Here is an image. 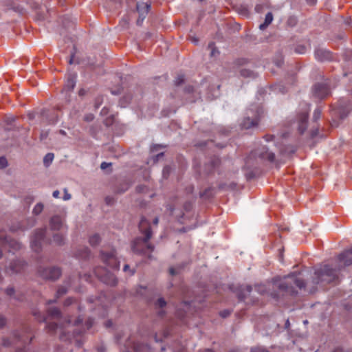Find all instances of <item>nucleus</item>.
Here are the masks:
<instances>
[{"mask_svg":"<svg viewBox=\"0 0 352 352\" xmlns=\"http://www.w3.org/2000/svg\"><path fill=\"white\" fill-rule=\"evenodd\" d=\"M340 270V267L332 268L328 265H324L315 271L312 282L314 285L320 283H330L338 278V272Z\"/></svg>","mask_w":352,"mask_h":352,"instance_id":"obj_3","label":"nucleus"},{"mask_svg":"<svg viewBox=\"0 0 352 352\" xmlns=\"http://www.w3.org/2000/svg\"><path fill=\"white\" fill-rule=\"evenodd\" d=\"M100 241V236L98 234H94V235L91 236L89 239V244L93 247L98 245Z\"/></svg>","mask_w":352,"mask_h":352,"instance_id":"obj_24","label":"nucleus"},{"mask_svg":"<svg viewBox=\"0 0 352 352\" xmlns=\"http://www.w3.org/2000/svg\"><path fill=\"white\" fill-rule=\"evenodd\" d=\"M131 100V96H124L120 100L121 107H124L127 104H129Z\"/></svg>","mask_w":352,"mask_h":352,"instance_id":"obj_34","label":"nucleus"},{"mask_svg":"<svg viewBox=\"0 0 352 352\" xmlns=\"http://www.w3.org/2000/svg\"><path fill=\"white\" fill-rule=\"evenodd\" d=\"M287 23L289 25L294 26L296 23V19L295 17H290L287 20Z\"/></svg>","mask_w":352,"mask_h":352,"instance_id":"obj_48","label":"nucleus"},{"mask_svg":"<svg viewBox=\"0 0 352 352\" xmlns=\"http://www.w3.org/2000/svg\"><path fill=\"white\" fill-rule=\"evenodd\" d=\"M47 314L49 316L52 318L58 319L61 317V312L60 309L57 307L50 308L47 310Z\"/></svg>","mask_w":352,"mask_h":352,"instance_id":"obj_23","label":"nucleus"},{"mask_svg":"<svg viewBox=\"0 0 352 352\" xmlns=\"http://www.w3.org/2000/svg\"><path fill=\"white\" fill-rule=\"evenodd\" d=\"M252 288L250 285H247L245 287H240L237 289V297L239 300H245L252 292Z\"/></svg>","mask_w":352,"mask_h":352,"instance_id":"obj_20","label":"nucleus"},{"mask_svg":"<svg viewBox=\"0 0 352 352\" xmlns=\"http://www.w3.org/2000/svg\"><path fill=\"white\" fill-rule=\"evenodd\" d=\"M43 208V204L41 203H38L34 207L32 213L35 215H38L42 212Z\"/></svg>","mask_w":352,"mask_h":352,"instance_id":"obj_29","label":"nucleus"},{"mask_svg":"<svg viewBox=\"0 0 352 352\" xmlns=\"http://www.w3.org/2000/svg\"><path fill=\"white\" fill-rule=\"evenodd\" d=\"M45 232V228H40L34 231L31 240V246L34 251L38 252L40 250Z\"/></svg>","mask_w":352,"mask_h":352,"instance_id":"obj_10","label":"nucleus"},{"mask_svg":"<svg viewBox=\"0 0 352 352\" xmlns=\"http://www.w3.org/2000/svg\"><path fill=\"white\" fill-rule=\"evenodd\" d=\"M306 52V47L302 45H299L296 47L295 48V52L298 54H304Z\"/></svg>","mask_w":352,"mask_h":352,"instance_id":"obj_39","label":"nucleus"},{"mask_svg":"<svg viewBox=\"0 0 352 352\" xmlns=\"http://www.w3.org/2000/svg\"><path fill=\"white\" fill-rule=\"evenodd\" d=\"M120 24L122 28H126L129 25V20L126 18H123L120 21Z\"/></svg>","mask_w":352,"mask_h":352,"instance_id":"obj_44","label":"nucleus"},{"mask_svg":"<svg viewBox=\"0 0 352 352\" xmlns=\"http://www.w3.org/2000/svg\"><path fill=\"white\" fill-rule=\"evenodd\" d=\"M155 309H161L164 308L166 306V302L164 300V298H159L155 302Z\"/></svg>","mask_w":352,"mask_h":352,"instance_id":"obj_27","label":"nucleus"},{"mask_svg":"<svg viewBox=\"0 0 352 352\" xmlns=\"http://www.w3.org/2000/svg\"><path fill=\"white\" fill-rule=\"evenodd\" d=\"M67 292V288L65 286H60L56 292V298H59Z\"/></svg>","mask_w":352,"mask_h":352,"instance_id":"obj_32","label":"nucleus"},{"mask_svg":"<svg viewBox=\"0 0 352 352\" xmlns=\"http://www.w3.org/2000/svg\"><path fill=\"white\" fill-rule=\"evenodd\" d=\"M90 254V250L87 248H83L81 252H78V256L82 258H87Z\"/></svg>","mask_w":352,"mask_h":352,"instance_id":"obj_31","label":"nucleus"},{"mask_svg":"<svg viewBox=\"0 0 352 352\" xmlns=\"http://www.w3.org/2000/svg\"><path fill=\"white\" fill-rule=\"evenodd\" d=\"M321 113H322L321 109L320 108H316L314 110V114H313L314 121L316 122L317 120H318L320 118Z\"/></svg>","mask_w":352,"mask_h":352,"instance_id":"obj_36","label":"nucleus"},{"mask_svg":"<svg viewBox=\"0 0 352 352\" xmlns=\"http://www.w3.org/2000/svg\"><path fill=\"white\" fill-rule=\"evenodd\" d=\"M251 352H270L267 349L263 346H255L251 349Z\"/></svg>","mask_w":352,"mask_h":352,"instance_id":"obj_40","label":"nucleus"},{"mask_svg":"<svg viewBox=\"0 0 352 352\" xmlns=\"http://www.w3.org/2000/svg\"><path fill=\"white\" fill-rule=\"evenodd\" d=\"M239 13L243 16H248L249 11L246 8L242 7L239 11Z\"/></svg>","mask_w":352,"mask_h":352,"instance_id":"obj_49","label":"nucleus"},{"mask_svg":"<svg viewBox=\"0 0 352 352\" xmlns=\"http://www.w3.org/2000/svg\"><path fill=\"white\" fill-rule=\"evenodd\" d=\"M208 48L211 50L210 56H214L216 55V54H219L218 50L216 48L214 43L211 42L208 44Z\"/></svg>","mask_w":352,"mask_h":352,"instance_id":"obj_35","label":"nucleus"},{"mask_svg":"<svg viewBox=\"0 0 352 352\" xmlns=\"http://www.w3.org/2000/svg\"><path fill=\"white\" fill-rule=\"evenodd\" d=\"M219 314L222 318H226L230 314V311L229 310H223Z\"/></svg>","mask_w":352,"mask_h":352,"instance_id":"obj_54","label":"nucleus"},{"mask_svg":"<svg viewBox=\"0 0 352 352\" xmlns=\"http://www.w3.org/2000/svg\"><path fill=\"white\" fill-rule=\"evenodd\" d=\"M240 75L245 78L254 77V74L251 70L247 69H242L240 71Z\"/></svg>","mask_w":352,"mask_h":352,"instance_id":"obj_30","label":"nucleus"},{"mask_svg":"<svg viewBox=\"0 0 352 352\" xmlns=\"http://www.w3.org/2000/svg\"><path fill=\"white\" fill-rule=\"evenodd\" d=\"M151 8V3L144 2H138L136 5V9L139 13V17L137 20V25H141L143 21L146 18L148 11Z\"/></svg>","mask_w":352,"mask_h":352,"instance_id":"obj_13","label":"nucleus"},{"mask_svg":"<svg viewBox=\"0 0 352 352\" xmlns=\"http://www.w3.org/2000/svg\"><path fill=\"white\" fill-rule=\"evenodd\" d=\"M192 202H190V201H186V202L184 204V210H185L186 211H189V210H191V208H192Z\"/></svg>","mask_w":352,"mask_h":352,"instance_id":"obj_47","label":"nucleus"},{"mask_svg":"<svg viewBox=\"0 0 352 352\" xmlns=\"http://www.w3.org/2000/svg\"><path fill=\"white\" fill-rule=\"evenodd\" d=\"M101 258L103 262L110 268L118 270L120 263L116 257V252L112 250L109 252H101Z\"/></svg>","mask_w":352,"mask_h":352,"instance_id":"obj_9","label":"nucleus"},{"mask_svg":"<svg viewBox=\"0 0 352 352\" xmlns=\"http://www.w3.org/2000/svg\"><path fill=\"white\" fill-rule=\"evenodd\" d=\"M25 263L21 260H14L10 263L6 272L10 275L21 272L25 267Z\"/></svg>","mask_w":352,"mask_h":352,"instance_id":"obj_15","label":"nucleus"},{"mask_svg":"<svg viewBox=\"0 0 352 352\" xmlns=\"http://www.w3.org/2000/svg\"><path fill=\"white\" fill-rule=\"evenodd\" d=\"M74 302V299L72 298H67L64 302V305L67 307L72 305Z\"/></svg>","mask_w":352,"mask_h":352,"instance_id":"obj_50","label":"nucleus"},{"mask_svg":"<svg viewBox=\"0 0 352 352\" xmlns=\"http://www.w3.org/2000/svg\"><path fill=\"white\" fill-rule=\"evenodd\" d=\"M6 324V319L4 316L0 315V329L3 327Z\"/></svg>","mask_w":352,"mask_h":352,"instance_id":"obj_52","label":"nucleus"},{"mask_svg":"<svg viewBox=\"0 0 352 352\" xmlns=\"http://www.w3.org/2000/svg\"><path fill=\"white\" fill-rule=\"evenodd\" d=\"M58 325L55 322H50L47 324L46 328L50 333H54L56 330Z\"/></svg>","mask_w":352,"mask_h":352,"instance_id":"obj_33","label":"nucleus"},{"mask_svg":"<svg viewBox=\"0 0 352 352\" xmlns=\"http://www.w3.org/2000/svg\"><path fill=\"white\" fill-rule=\"evenodd\" d=\"M255 155H257L261 160H267L270 162H274L275 155L272 152H270L268 148L263 146L255 151Z\"/></svg>","mask_w":352,"mask_h":352,"instance_id":"obj_16","label":"nucleus"},{"mask_svg":"<svg viewBox=\"0 0 352 352\" xmlns=\"http://www.w3.org/2000/svg\"><path fill=\"white\" fill-rule=\"evenodd\" d=\"M315 58L320 62L330 61L333 59L332 54L330 51L322 47H318L315 50Z\"/></svg>","mask_w":352,"mask_h":352,"instance_id":"obj_14","label":"nucleus"},{"mask_svg":"<svg viewBox=\"0 0 352 352\" xmlns=\"http://www.w3.org/2000/svg\"><path fill=\"white\" fill-rule=\"evenodd\" d=\"M32 313L38 322H43L46 321V317L43 315L38 310L34 309Z\"/></svg>","mask_w":352,"mask_h":352,"instance_id":"obj_25","label":"nucleus"},{"mask_svg":"<svg viewBox=\"0 0 352 352\" xmlns=\"http://www.w3.org/2000/svg\"><path fill=\"white\" fill-rule=\"evenodd\" d=\"M171 168L170 166H166L163 168V176L164 178H167L170 173Z\"/></svg>","mask_w":352,"mask_h":352,"instance_id":"obj_43","label":"nucleus"},{"mask_svg":"<svg viewBox=\"0 0 352 352\" xmlns=\"http://www.w3.org/2000/svg\"><path fill=\"white\" fill-rule=\"evenodd\" d=\"M32 338H33L32 337L25 338V336L23 335H21L19 332L14 331L10 338L3 337L2 338V345L3 346L8 347V346H10L13 344L16 343L18 342H21L22 343H26L28 340V343H30Z\"/></svg>","mask_w":352,"mask_h":352,"instance_id":"obj_7","label":"nucleus"},{"mask_svg":"<svg viewBox=\"0 0 352 352\" xmlns=\"http://www.w3.org/2000/svg\"><path fill=\"white\" fill-rule=\"evenodd\" d=\"M255 289L260 294H263L265 292V288L264 285H256Z\"/></svg>","mask_w":352,"mask_h":352,"instance_id":"obj_46","label":"nucleus"},{"mask_svg":"<svg viewBox=\"0 0 352 352\" xmlns=\"http://www.w3.org/2000/svg\"><path fill=\"white\" fill-rule=\"evenodd\" d=\"M273 21V14L272 12H267L265 17V21L259 25L261 30H264Z\"/></svg>","mask_w":352,"mask_h":352,"instance_id":"obj_22","label":"nucleus"},{"mask_svg":"<svg viewBox=\"0 0 352 352\" xmlns=\"http://www.w3.org/2000/svg\"><path fill=\"white\" fill-rule=\"evenodd\" d=\"M8 165L7 159L5 157H0V168H5Z\"/></svg>","mask_w":352,"mask_h":352,"instance_id":"obj_41","label":"nucleus"},{"mask_svg":"<svg viewBox=\"0 0 352 352\" xmlns=\"http://www.w3.org/2000/svg\"><path fill=\"white\" fill-rule=\"evenodd\" d=\"M76 85L75 76L70 75L67 78V82L64 87V90L66 91H71L73 90Z\"/></svg>","mask_w":352,"mask_h":352,"instance_id":"obj_21","label":"nucleus"},{"mask_svg":"<svg viewBox=\"0 0 352 352\" xmlns=\"http://www.w3.org/2000/svg\"><path fill=\"white\" fill-rule=\"evenodd\" d=\"M169 272H170V274L172 276H174V275L177 274V272H176V270H175V268H173V267H170V268L169 269Z\"/></svg>","mask_w":352,"mask_h":352,"instance_id":"obj_62","label":"nucleus"},{"mask_svg":"<svg viewBox=\"0 0 352 352\" xmlns=\"http://www.w3.org/2000/svg\"><path fill=\"white\" fill-rule=\"evenodd\" d=\"M95 274L106 285L115 286L118 283L115 275L104 269L98 268Z\"/></svg>","mask_w":352,"mask_h":352,"instance_id":"obj_8","label":"nucleus"},{"mask_svg":"<svg viewBox=\"0 0 352 352\" xmlns=\"http://www.w3.org/2000/svg\"><path fill=\"white\" fill-rule=\"evenodd\" d=\"M82 322V318L79 317V318H78L77 320H76V321L74 322V325H78V324H80Z\"/></svg>","mask_w":352,"mask_h":352,"instance_id":"obj_63","label":"nucleus"},{"mask_svg":"<svg viewBox=\"0 0 352 352\" xmlns=\"http://www.w3.org/2000/svg\"><path fill=\"white\" fill-rule=\"evenodd\" d=\"M184 82V76L182 75V74H180V75H178L175 80H174V84L176 85V86H179L182 84H183Z\"/></svg>","mask_w":352,"mask_h":352,"instance_id":"obj_37","label":"nucleus"},{"mask_svg":"<svg viewBox=\"0 0 352 352\" xmlns=\"http://www.w3.org/2000/svg\"><path fill=\"white\" fill-rule=\"evenodd\" d=\"M111 163H107L105 162H102L101 164H100V168L102 170H104L106 169L108 166H111Z\"/></svg>","mask_w":352,"mask_h":352,"instance_id":"obj_58","label":"nucleus"},{"mask_svg":"<svg viewBox=\"0 0 352 352\" xmlns=\"http://www.w3.org/2000/svg\"><path fill=\"white\" fill-rule=\"evenodd\" d=\"M338 260L340 263H343L342 265H339L341 270L343 267L349 266L352 264V248L346 250L338 256Z\"/></svg>","mask_w":352,"mask_h":352,"instance_id":"obj_17","label":"nucleus"},{"mask_svg":"<svg viewBox=\"0 0 352 352\" xmlns=\"http://www.w3.org/2000/svg\"><path fill=\"white\" fill-rule=\"evenodd\" d=\"M219 162H220V160L218 158L214 159L212 162V166L214 167V166H217L219 164Z\"/></svg>","mask_w":352,"mask_h":352,"instance_id":"obj_60","label":"nucleus"},{"mask_svg":"<svg viewBox=\"0 0 352 352\" xmlns=\"http://www.w3.org/2000/svg\"><path fill=\"white\" fill-rule=\"evenodd\" d=\"M305 280L295 273L280 278L273 279V288L278 289L283 296H295L298 294L296 288L300 289L305 287Z\"/></svg>","mask_w":352,"mask_h":352,"instance_id":"obj_2","label":"nucleus"},{"mask_svg":"<svg viewBox=\"0 0 352 352\" xmlns=\"http://www.w3.org/2000/svg\"><path fill=\"white\" fill-rule=\"evenodd\" d=\"M138 228L144 236L136 237L131 243V249L134 253L146 256L148 258L152 259L151 253L155 250V245L149 241L153 236L149 221L146 217H142Z\"/></svg>","mask_w":352,"mask_h":352,"instance_id":"obj_1","label":"nucleus"},{"mask_svg":"<svg viewBox=\"0 0 352 352\" xmlns=\"http://www.w3.org/2000/svg\"><path fill=\"white\" fill-rule=\"evenodd\" d=\"M109 112V108L104 107L102 109L100 114L102 116H107Z\"/></svg>","mask_w":352,"mask_h":352,"instance_id":"obj_56","label":"nucleus"},{"mask_svg":"<svg viewBox=\"0 0 352 352\" xmlns=\"http://www.w3.org/2000/svg\"><path fill=\"white\" fill-rule=\"evenodd\" d=\"M40 275L42 278L55 280L61 275L60 269L56 267H46L39 270Z\"/></svg>","mask_w":352,"mask_h":352,"instance_id":"obj_11","label":"nucleus"},{"mask_svg":"<svg viewBox=\"0 0 352 352\" xmlns=\"http://www.w3.org/2000/svg\"><path fill=\"white\" fill-rule=\"evenodd\" d=\"M102 99L100 97H98V98H96V103H95V107L96 108H98L100 107V104L102 102Z\"/></svg>","mask_w":352,"mask_h":352,"instance_id":"obj_57","label":"nucleus"},{"mask_svg":"<svg viewBox=\"0 0 352 352\" xmlns=\"http://www.w3.org/2000/svg\"><path fill=\"white\" fill-rule=\"evenodd\" d=\"M114 199L111 197H107L105 198V202L107 205H112L114 203Z\"/></svg>","mask_w":352,"mask_h":352,"instance_id":"obj_53","label":"nucleus"},{"mask_svg":"<svg viewBox=\"0 0 352 352\" xmlns=\"http://www.w3.org/2000/svg\"><path fill=\"white\" fill-rule=\"evenodd\" d=\"M113 122H114V116H113V115L107 117L104 120V124L107 126L112 125Z\"/></svg>","mask_w":352,"mask_h":352,"instance_id":"obj_38","label":"nucleus"},{"mask_svg":"<svg viewBox=\"0 0 352 352\" xmlns=\"http://www.w3.org/2000/svg\"><path fill=\"white\" fill-rule=\"evenodd\" d=\"M72 197L71 195L69 193H68L67 192V190L66 188L64 189V196H63V199L67 201V200H69Z\"/></svg>","mask_w":352,"mask_h":352,"instance_id":"obj_51","label":"nucleus"},{"mask_svg":"<svg viewBox=\"0 0 352 352\" xmlns=\"http://www.w3.org/2000/svg\"><path fill=\"white\" fill-rule=\"evenodd\" d=\"M313 95L318 99H325L331 95L328 82L316 83L312 88Z\"/></svg>","mask_w":352,"mask_h":352,"instance_id":"obj_6","label":"nucleus"},{"mask_svg":"<svg viewBox=\"0 0 352 352\" xmlns=\"http://www.w3.org/2000/svg\"><path fill=\"white\" fill-rule=\"evenodd\" d=\"M307 119L308 113L303 112L298 115V131L300 134H302L307 129Z\"/></svg>","mask_w":352,"mask_h":352,"instance_id":"obj_19","label":"nucleus"},{"mask_svg":"<svg viewBox=\"0 0 352 352\" xmlns=\"http://www.w3.org/2000/svg\"><path fill=\"white\" fill-rule=\"evenodd\" d=\"M59 195H60V192L58 190H54L52 194V195L54 198H58Z\"/></svg>","mask_w":352,"mask_h":352,"instance_id":"obj_61","label":"nucleus"},{"mask_svg":"<svg viewBox=\"0 0 352 352\" xmlns=\"http://www.w3.org/2000/svg\"><path fill=\"white\" fill-rule=\"evenodd\" d=\"M50 226L52 230H61L64 227L63 217L60 215H54L50 220Z\"/></svg>","mask_w":352,"mask_h":352,"instance_id":"obj_18","label":"nucleus"},{"mask_svg":"<svg viewBox=\"0 0 352 352\" xmlns=\"http://www.w3.org/2000/svg\"><path fill=\"white\" fill-rule=\"evenodd\" d=\"M0 243L3 246H8L9 251L18 250L21 248V244L15 239L8 237L4 232L0 231Z\"/></svg>","mask_w":352,"mask_h":352,"instance_id":"obj_12","label":"nucleus"},{"mask_svg":"<svg viewBox=\"0 0 352 352\" xmlns=\"http://www.w3.org/2000/svg\"><path fill=\"white\" fill-rule=\"evenodd\" d=\"M93 324H94V320L91 318H89L85 322L87 329H90L92 327Z\"/></svg>","mask_w":352,"mask_h":352,"instance_id":"obj_55","label":"nucleus"},{"mask_svg":"<svg viewBox=\"0 0 352 352\" xmlns=\"http://www.w3.org/2000/svg\"><path fill=\"white\" fill-rule=\"evenodd\" d=\"M93 119H94V116L92 114H89L85 117V120H86L87 122L91 121V120H93Z\"/></svg>","mask_w":352,"mask_h":352,"instance_id":"obj_59","label":"nucleus"},{"mask_svg":"<svg viewBox=\"0 0 352 352\" xmlns=\"http://www.w3.org/2000/svg\"><path fill=\"white\" fill-rule=\"evenodd\" d=\"M53 241L58 245H61L64 243L65 236L62 234H55L53 236Z\"/></svg>","mask_w":352,"mask_h":352,"instance_id":"obj_26","label":"nucleus"},{"mask_svg":"<svg viewBox=\"0 0 352 352\" xmlns=\"http://www.w3.org/2000/svg\"><path fill=\"white\" fill-rule=\"evenodd\" d=\"M54 154L52 153H47L43 159V163L46 166H48L54 160Z\"/></svg>","mask_w":352,"mask_h":352,"instance_id":"obj_28","label":"nucleus"},{"mask_svg":"<svg viewBox=\"0 0 352 352\" xmlns=\"http://www.w3.org/2000/svg\"><path fill=\"white\" fill-rule=\"evenodd\" d=\"M14 289L12 287H8L6 289V293L8 296H12L14 294Z\"/></svg>","mask_w":352,"mask_h":352,"instance_id":"obj_45","label":"nucleus"},{"mask_svg":"<svg viewBox=\"0 0 352 352\" xmlns=\"http://www.w3.org/2000/svg\"><path fill=\"white\" fill-rule=\"evenodd\" d=\"M265 138H266L267 141H271V140H274V135H266Z\"/></svg>","mask_w":352,"mask_h":352,"instance_id":"obj_64","label":"nucleus"},{"mask_svg":"<svg viewBox=\"0 0 352 352\" xmlns=\"http://www.w3.org/2000/svg\"><path fill=\"white\" fill-rule=\"evenodd\" d=\"M124 272H129V276H133L135 274V270H131L128 264L124 265L123 268Z\"/></svg>","mask_w":352,"mask_h":352,"instance_id":"obj_42","label":"nucleus"},{"mask_svg":"<svg viewBox=\"0 0 352 352\" xmlns=\"http://www.w3.org/2000/svg\"><path fill=\"white\" fill-rule=\"evenodd\" d=\"M352 111V96L348 98H342L338 101L336 109L332 110V116H333L332 126H337L338 123L336 119L343 120L347 117L350 111Z\"/></svg>","mask_w":352,"mask_h":352,"instance_id":"obj_4","label":"nucleus"},{"mask_svg":"<svg viewBox=\"0 0 352 352\" xmlns=\"http://www.w3.org/2000/svg\"><path fill=\"white\" fill-rule=\"evenodd\" d=\"M262 109L256 107V109H249L246 111V116L242 120L240 123V126L242 129H250L258 126L261 119Z\"/></svg>","mask_w":352,"mask_h":352,"instance_id":"obj_5","label":"nucleus"}]
</instances>
